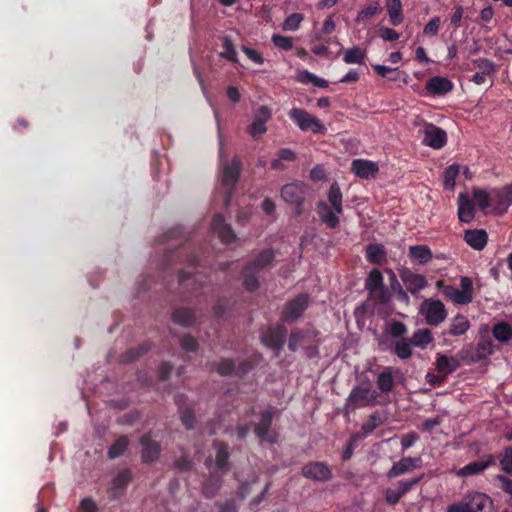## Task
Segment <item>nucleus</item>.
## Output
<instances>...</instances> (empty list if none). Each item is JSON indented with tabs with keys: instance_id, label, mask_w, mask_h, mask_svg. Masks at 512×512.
<instances>
[{
	"instance_id": "412c9836",
	"label": "nucleus",
	"mask_w": 512,
	"mask_h": 512,
	"mask_svg": "<svg viewBox=\"0 0 512 512\" xmlns=\"http://www.w3.org/2000/svg\"><path fill=\"white\" fill-rule=\"evenodd\" d=\"M132 481V473L130 469H122L113 479L112 486L108 490L111 498L116 499L120 497L129 483Z\"/></svg>"
},
{
	"instance_id": "a211bd4d",
	"label": "nucleus",
	"mask_w": 512,
	"mask_h": 512,
	"mask_svg": "<svg viewBox=\"0 0 512 512\" xmlns=\"http://www.w3.org/2000/svg\"><path fill=\"white\" fill-rule=\"evenodd\" d=\"M447 142L446 132L433 124L425 127L423 143L433 149H441Z\"/></svg>"
},
{
	"instance_id": "58836bf2",
	"label": "nucleus",
	"mask_w": 512,
	"mask_h": 512,
	"mask_svg": "<svg viewBox=\"0 0 512 512\" xmlns=\"http://www.w3.org/2000/svg\"><path fill=\"white\" fill-rule=\"evenodd\" d=\"M221 41L223 50L219 52V57L232 63H238V55L232 38L223 36Z\"/></svg>"
},
{
	"instance_id": "a18cd8bd",
	"label": "nucleus",
	"mask_w": 512,
	"mask_h": 512,
	"mask_svg": "<svg viewBox=\"0 0 512 512\" xmlns=\"http://www.w3.org/2000/svg\"><path fill=\"white\" fill-rule=\"evenodd\" d=\"M257 274V272L249 269L248 267H243L241 271V277L243 280V286L247 291L254 292L259 288V280Z\"/></svg>"
},
{
	"instance_id": "4468645a",
	"label": "nucleus",
	"mask_w": 512,
	"mask_h": 512,
	"mask_svg": "<svg viewBox=\"0 0 512 512\" xmlns=\"http://www.w3.org/2000/svg\"><path fill=\"white\" fill-rule=\"evenodd\" d=\"M491 195V207L493 206L495 214L505 213L512 204V188L509 186L494 188L491 190Z\"/></svg>"
},
{
	"instance_id": "aec40b11",
	"label": "nucleus",
	"mask_w": 512,
	"mask_h": 512,
	"mask_svg": "<svg viewBox=\"0 0 512 512\" xmlns=\"http://www.w3.org/2000/svg\"><path fill=\"white\" fill-rule=\"evenodd\" d=\"M316 213L319 216V219L322 223H324L328 228L335 229L339 226L340 220L332 207L325 201H319L316 204Z\"/></svg>"
},
{
	"instance_id": "bb28decb",
	"label": "nucleus",
	"mask_w": 512,
	"mask_h": 512,
	"mask_svg": "<svg viewBox=\"0 0 512 512\" xmlns=\"http://www.w3.org/2000/svg\"><path fill=\"white\" fill-rule=\"evenodd\" d=\"M366 259L374 265H382L386 262L387 252L383 244L371 243L365 249Z\"/></svg>"
},
{
	"instance_id": "e2e57ef3",
	"label": "nucleus",
	"mask_w": 512,
	"mask_h": 512,
	"mask_svg": "<svg viewBox=\"0 0 512 512\" xmlns=\"http://www.w3.org/2000/svg\"><path fill=\"white\" fill-rule=\"evenodd\" d=\"M440 25V17L435 16L431 18L429 22L424 26L423 33L428 36H436L439 32Z\"/></svg>"
},
{
	"instance_id": "39448f33",
	"label": "nucleus",
	"mask_w": 512,
	"mask_h": 512,
	"mask_svg": "<svg viewBox=\"0 0 512 512\" xmlns=\"http://www.w3.org/2000/svg\"><path fill=\"white\" fill-rule=\"evenodd\" d=\"M307 186L302 182L285 184L281 188V198L284 202L293 205L297 215L303 212V204L306 196Z\"/></svg>"
},
{
	"instance_id": "6e6d98bb",
	"label": "nucleus",
	"mask_w": 512,
	"mask_h": 512,
	"mask_svg": "<svg viewBox=\"0 0 512 512\" xmlns=\"http://www.w3.org/2000/svg\"><path fill=\"white\" fill-rule=\"evenodd\" d=\"M476 67L480 70L482 74H486L487 76H492L496 72L495 63L487 58H478L473 61Z\"/></svg>"
},
{
	"instance_id": "f03ea898",
	"label": "nucleus",
	"mask_w": 512,
	"mask_h": 512,
	"mask_svg": "<svg viewBox=\"0 0 512 512\" xmlns=\"http://www.w3.org/2000/svg\"><path fill=\"white\" fill-rule=\"evenodd\" d=\"M436 285L442 294L455 304L466 305L473 300V282L469 277L460 278L461 290L453 285H445L442 280L437 281Z\"/></svg>"
},
{
	"instance_id": "dca6fc26",
	"label": "nucleus",
	"mask_w": 512,
	"mask_h": 512,
	"mask_svg": "<svg viewBox=\"0 0 512 512\" xmlns=\"http://www.w3.org/2000/svg\"><path fill=\"white\" fill-rule=\"evenodd\" d=\"M211 228L216 233L224 244H231L235 241L236 235L229 224L225 223V218L222 214H215L211 221Z\"/></svg>"
},
{
	"instance_id": "de8ad7c7",
	"label": "nucleus",
	"mask_w": 512,
	"mask_h": 512,
	"mask_svg": "<svg viewBox=\"0 0 512 512\" xmlns=\"http://www.w3.org/2000/svg\"><path fill=\"white\" fill-rule=\"evenodd\" d=\"M307 332L301 329H293L290 333L288 340V348L292 352H296L300 346H302L306 340Z\"/></svg>"
},
{
	"instance_id": "c756f323",
	"label": "nucleus",
	"mask_w": 512,
	"mask_h": 512,
	"mask_svg": "<svg viewBox=\"0 0 512 512\" xmlns=\"http://www.w3.org/2000/svg\"><path fill=\"white\" fill-rule=\"evenodd\" d=\"M213 446L216 448L215 465L218 470L227 472L230 470L229 464V447L225 442L214 441Z\"/></svg>"
},
{
	"instance_id": "49530a36",
	"label": "nucleus",
	"mask_w": 512,
	"mask_h": 512,
	"mask_svg": "<svg viewBox=\"0 0 512 512\" xmlns=\"http://www.w3.org/2000/svg\"><path fill=\"white\" fill-rule=\"evenodd\" d=\"M493 353V344L491 340H480L477 343L475 354L472 356L471 360L473 362L480 361L490 356Z\"/></svg>"
},
{
	"instance_id": "8fccbe9b",
	"label": "nucleus",
	"mask_w": 512,
	"mask_h": 512,
	"mask_svg": "<svg viewBox=\"0 0 512 512\" xmlns=\"http://www.w3.org/2000/svg\"><path fill=\"white\" fill-rule=\"evenodd\" d=\"M491 191L488 192L485 189L474 188L473 189V199L476 201L478 207L485 211L489 207H491Z\"/></svg>"
},
{
	"instance_id": "f8f14e48",
	"label": "nucleus",
	"mask_w": 512,
	"mask_h": 512,
	"mask_svg": "<svg viewBox=\"0 0 512 512\" xmlns=\"http://www.w3.org/2000/svg\"><path fill=\"white\" fill-rule=\"evenodd\" d=\"M302 475L310 480L326 482L332 478V471L329 466L320 461L306 463L301 469Z\"/></svg>"
},
{
	"instance_id": "473e14b6",
	"label": "nucleus",
	"mask_w": 512,
	"mask_h": 512,
	"mask_svg": "<svg viewBox=\"0 0 512 512\" xmlns=\"http://www.w3.org/2000/svg\"><path fill=\"white\" fill-rule=\"evenodd\" d=\"M386 8L390 24L393 26L402 24L404 20V12L401 0H387Z\"/></svg>"
},
{
	"instance_id": "72a5a7b5",
	"label": "nucleus",
	"mask_w": 512,
	"mask_h": 512,
	"mask_svg": "<svg viewBox=\"0 0 512 512\" xmlns=\"http://www.w3.org/2000/svg\"><path fill=\"white\" fill-rule=\"evenodd\" d=\"M384 277L380 270L372 269L365 280V289L369 292V295H374L378 289L383 288Z\"/></svg>"
},
{
	"instance_id": "423d86ee",
	"label": "nucleus",
	"mask_w": 512,
	"mask_h": 512,
	"mask_svg": "<svg viewBox=\"0 0 512 512\" xmlns=\"http://www.w3.org/2000/svg\"><path fill=\"white\" fill-rule=\"evenodd\" d=\"M309 306V295L301 293L288 301L281 312L280 319L283 323H293L299 320Z\"/></svg>"
},
{
	"instance_id": "b1692460",
	"label": "nucleus",
	"mask_w": 512,
	"mask_h": 512,
	"mask_svg": "<svg viewBox=\"0 0 512 512\" xmlns=\"http://www.w3.org/2000/svg\"><path fill=\"white\" fill-rule=\"evenodd\" d=\"M275 259V254L272 249H265L257 253L251 261L245 266L249 269L259 273L262 270L270 267Z\"/></svg>"
},
{
	"instance_id": "e433bc0d",
	"label": "nucleus",
	"mask_w": 512,
	"mask_h": 512,
	"mask_svg": "<svg viewBox=\"0 0 512 512\" xmlns=\"http://www.w3.org/2000/svg\"><path fill=\"white\" fill-rule=\"evenodd\" d=\"M410 343L414 347L426 348L430 343L433 342L434 338L432 332L428 328L417 329L413 335L409 338Z\"/></svg>"
},
{
	"instance_id": "3c124183",
	"label": "nucleus",
	"mask_w": 512,
	"mask_h": 512,
	"mask_svg": "<svg viewBox=\"0 0 512 512\" xmlns=\"http://www.w3.org/2000/svg\"><path fill=\"white\" fill-rule=\"evenodd\" d=\"M381 11L378 1L371 2L367 7L357 13L356 22L360 23L366 19L372 18Z\"/></svg>"
},
{
	"instance_id": "a19ab883",
	"label": "nucleus",
	"mask_w": 512,
	"mask_h": 512,
	"mask_svg": "<svg viewBox=\"0 0 512 512\" xmlns=\"http://www.w3.org/2000/svg\"><path fill=\"white\" fill-rule=\"evenodd\" d=\"M151 349V344L149 342L141 343L136 348H130L125 353L120 356V361L122 363H131L147 353Z\"/></svg>"
},
{
	"instance_id": "774afa93",
	"label": "nucleus",
	"mask_w": 512,
	"mask_h": 512,
	"mask_svg": "<svg viewBox=\"0 0 512 512\" xmlns=\"http://www.w3.org/2000/svg\"><path fill=\"white\" fill-rule=\"evenodd\" d=\"M379 33H380V37L384 41H389V42L396 41L400 37V34L396 30L389 28V27H381L379 29Z\"/></svg>"
},
{
	"instance_id": "1a4fd4ad",
	"label": "nucleus",
	"mask_w": 512,
	"mask_h": 512,
	"mask_svg": "<svg viewBox=\"0 0 512 512\" xmlns=\"http://www.w3.org/2000/svg\"><path fill=\"white\" fill-rule=\"evenodd\" d=\"M424 477L421 474L418 477H414L408 480H400L397 482L394 488H388L385 491V501L387 504L394 506L401 498L406 495L414 486H416Z\"/></svg>"
},
{
	"instance_id": "c03bdc74",
	"label": "nucleus",
	"mask_w": 512,
	"mask_h": 512,
	"mask_svg": "<svg viewBox=\"0 0 512 512\" xmlns=\"http://www.w3.org/2000/svg\"><path fill=\"white\" fill-rule=\"evenodd\" d=\"M179 285L183 290H188V287L192 285L191 296H197V291L202 288V283L198 282L195 275H191L188 272L181 271L178 275Z\"/></svg>"
},
{
	"instance_id": "6e6552de",
	"label": "nucleus",
	"mask_w": 512,
	"mask_h": 512,
	"mask_svg": "<svg viewBox=\"0 0 512 512\" xmlns=\"http://www.w3.org/2000/svg\"><path fill=\"white\" fill-rule=\"evenodd\" d=\"M242 163L238 157H234L230 163H226L222 171V184L227 188L226 203L232 197L234 188L239 180Z\"/></svg>"
},
{
	"instance_id": "5fc2aeb1",
	"label": "nucleus",
	"mask_w": 512,
	"mask_h": 512,
	"mask_svg": "<svg viewBox=\"0 0 512 512\" xmlns=\"http://www.w3.org/2000/svg\"><path fill=\"white\" fill-rule=\"evenodd\" d=\"M180 420L187 430H192L195 427L196 417L193 407H186L179 411Z\"/></svg>"
},
{
	"instance_id": "4be33fe9",
	"label": "nucleus",
	"mask_w": 512,
	"mask_h": 512,
	"mask_svg": "<svg viewBox=\"0 0 512 512\" xmlns=\"http://www.w3.org/2000/svg\"><path fill=\"white\" fill-rule=\"evenodd\" d=\"M351 170L356 176L366 180L374 178L379 171L376 163L364 159L353 160Z\"/></svg>"
},
{
	"instance_id": "338daca9",
	"label": "nucleus",
	"mask_w": 512,
	"mask_h": 512,
	"mask_svg": "<svg viewBox=\"0 0 512 512\" xmlns=\"http://www.w3.org/2000/svg\"><path fill=\"white\" fill-rule=\"evenodd\" d=\"M242 51L252 62L260 65L264 63L263 56L257 50L247 46H243Z\"/></svg>"
},
{
	"instance_id": "2f4dec72",
	"label": "nucleus",
	"mask_w": 512,
	"mask_h": 512,
	"mask_svg": "<svg viewBox=\"0 0 512 512\" xmlns=\"http://www.w3.org/2000/svg\"><path fill=\"white\" fill-rule=\"evenodd\" d=\"M172 321L182 327H190L196 321V314L193 309L179 307L172 312Z\"/></svg>"
},
{
	"instance_id": "5701e85b",
	"label": "nucleus",
	"mask_w": 512,
	"mask_h": 512,
	"mask_svg": "<svg viewBox=\"0 0 512 512\" xmlns=\"http://www.w3.org/2000/svg\"><path fill=\"white\" fill-rule=\"evenodd\" d=\"M425 88L430 94L442 96L451 92L454 84L446 77L434 76L427 81Z\"/></svg>"
},
{
	"instance_id": "20e7f679",
	"label": "nucleus",
	"mask_w": 512,
	"mask_h": 512,
	"mask_svg": "<svg viewBox=\"0 0 512 512\" xmlns=\"http://www.w3.org/2000/svg\"><path fill=\"white\" fill-rule=\"evenodd\" d=\"M287 337V328L283 324L270 325L260 335L261 342L268 348L274 350L278 357L283 350Z\"/></svg>"
},
{
	"instance_id": "37998d69",
	"label": "nucleus",
	"mask_w": 512,
	"mask_h": 512,
	"mask_svg": "<svg viewBox=\"0 0 512 512\" xmlns=\"http://www.w3.org/2000/svg\"><path fill=\"white\" fill-rule=\"evenodd\" d=\"M366 58V50L359 46H353L345 50L343 61L346 64H363Z\"/></svg>"
},
{
	"instance_id": "9d476101",
	"label": "nucleus",
	"mask_w": 512,
	"mask_h": 512,
	"mask_svg": "<svg viewBox=\"0 0 512 512\" xmlns=\"http://www.w3.org/2000/svg\"><path fill=\"white\" fill-rule=\"evenodd\" d=\"M422 310L428 325L436 326L447 317V310L440 300L427 299L423 302Z\"/></svg>"
},
{
	"instance_id": "79ce46f5",
	"label": "nucleus",
	"mask_w": 512,
	"mask_h": 512,
	"mask_svg": "<svg viewBox=\"0 0 512 512\" xmlns=\"http://www.w3.org/2000/svg\"><path fill=\"white\" fill-rule=\"evenodd\" d=\"M129 438L126 435L118 437L109 447L107 456L109 459H116L124 454L129 446Z\"/></svg>"
},
{
	"instance_id": "f257e3e1",
	"label": "nucleus",
	"mask_w": 512,
	"mask_h": 512,
	"mask_svg": "<svg viewBox=\"0 0 512 512\" xmlns=\"http://www.w3.org/2000/svg\"><path fill=\"white\" fill-rule=\"evenodd\" d=\"M378 396V392L371 389L370 382L354 386L346 399L345 409L355 411L360 408L372 407L376 405Z\"/></svg>"
},
{
	"instance_id": "bf43d9fd",
	"label": "nucleus",
	"mask_w": 512,
	"mask_h": 512,
	"mask_svg": "<svg viewBox=\"0 0 512 512\" xmlns=\"http://www.w3.org/2000/svg\"><path fill=\"white\" fill-rule=\"evenodd\" d=\"M181 348L187 352H196L199 348L198 341L192 335L186 334L180 339Z\"/></svg>"
},
{
	"instance_id": "a878e982",
	"label": "nucleus",
	"mask_w": 512,
	"mask_h": 512,
	"mask_svg": "<svg viewBox=\"0 0 512 512\" xmlns=\"http://www.w3.org/2000/svg\"><path fill=\"white\" fill-rule=\"evenodd\" d=\"M458 218L461 222L470 223L474 217V203L465 193L458 196Z\"/></svg>"
},
{
	"instance_id": "ea45409f",
	"label": "nucleus",
	"mask_w": 512,
	"mask_h": 512,
	"mask_svg": "<svg viewBox=\"0 0 512 512\" xmlns=\"http://www.w3.org/2000/svg\"><path fill=\"white\" fill-rule=\"evenodd\" d=\"M492 334L497 341L507 343L512 339V327L507 322H498L494 324Z\"/></svg>"
},
{
	"instance_id": "ddd939ff",
	"label": "nucleus",
	"mask_w": 512,
	"mask_h": 512,
	"mask_svg": "<svg viewBox=\"0 0 512 512\" xmlns=\"http://www.w3.org/2000/svg\"><path fill=\"white\" fill-rule=\"evenodd\" d=\"M139 443L142 447L141 451V461L144 464H151L155 462L161 453L160 443L151 437V433L143 434Z\"/></svg>"
},
{
	"instance_id": "13d9d810",
	"label": "nucleus",
	"mask_w": 512,
	"mask_h": 512,
	"mask_svg": "<svg viewBox=\"0 0 512 512\" xmlns=\"http://www.w3.org/2000/svg\"><path fill=\"white\" fill-rule=\"evenodd\" d=\"M271 40L272 43L279 49L288 51L293 48V40L291 37L274 34Z\"/></svg>"
},
{
	"instance_id": "c85d7f7f",
	"label": "nucleus",
	"mask_w": 512,
	"mask_h": 512,
	"mask_svg": "<svg viewBox=\"0 0 512 512\" xmlns=\"http://www.w3.org/2000/svg\"><path fill=\"white\" fill-rule=\"evenodd\" d=\"M494 464L493 456L489 455L486 460L473 461L459 469L458 475L468 477L477 475Z\"/></svg>"
},
{
	"instance_id": "09e8293b",
	"label": "nucleus",
	"mask_w": 512,
	"mask_h": 512,
	"mask_svg": "<svg viewBox=\"0 0 512 512\" xmlns=\"http://www.w3.org/2000/svg\"><path fill=\"white\" fill-rule=\"evenodd\" d=\"M412 346L409 338H402L395 343L394 353L402 360L409 359L412 356Z\"/></svg>"
},
{
	"instance_id": "7ed1b4c3",
	"label": "nucleus",
	"mask_w": 512,
	"mask_h": 512,
	"mask_svg": "<svg viewBox=\"0 0 512 512\" xmlns=\"http://www.w3.org/2000/svg\"><path fill=\"white\" fill-rule=\"evenodd\" d=\"M288 116L302 131H311L320 135H324L327 131L325 125L319 119L304 109L292 108Z\"/></svg>"
},
{
	"instance_id": "864d4df0",
	"label": "nucleus",
	"mask_w": 512,
	"mask_h": 512,
	"mask_svg": "<svg viewBox=\"0 0 512 512\" xmlns=\"http://www.w3.org/2000/svg\"><path fill=\"white\" fill-rule=\"evenodd\" d=\"M214 367L221 376H229L235 372V362L230 358H222L214 363Z\"/></svg>"
},
{
	"instance_id": "2eb2a0df",
	"label": "nucleus",
	"mask_w": 512,
	"mask_h": 512,
	"mask_svg": "<svg viewBox=\"0 0 512 512\" xmlns=\"http://www.w3.org/2000/svg\"><path fill=\"white\" fill-rule=\"evenodd\" d=\"M462 502L468 512H493L490 497L483 493L469 494Z\"/></svg>"
},
{
	"instance_id": "052dcab7",
	"label": "nucleus",
	"mask_w": 512,
	"mask_h": 512,
	"mask_svg": "<svg viewBox=\"0 0 512 512\" xmlns=\"http://www.w3.org/2000/svg\"><path fill=\"white\" fill-rule=\"evenodd\" d=\"M374 71L381 77L387 78L390 81H397V76H391V74L395 73L398 69L397 68H391L385 65H374L373 66Z\"/></svg>"
},
{
	"instance_id": "393cba45",
	"label": "nucleus",
	"mask_w": 512,
	"mask_h": 512,
	"mask_svg": "<svg viewBox=\"0 0 512 512\" xmlns=\"http://www.w3.org/2000/svg\"><path fill=\"white\" fill-rule=\"evenodd\" d=\"M400 371L393 367L387 366L378 374L376 379L377 388L384 394L390 393L395 387L394 374Z\"/></svg>"
},
{
	"instance_id": "f3484780",
	"label": "nucleus",
	"mask_w": 512,
	"mask_h": 512,
	"mask_svg": "<svg viewBox=\"0 0 512 512\" xmlns=\"http://www.w3.org/2000/svg\"><path fill=\"white\" fill-rule=\"evenodd\" d=\"M271 118V111L267 106H261L252 121L248 126V133L252 138L256 139L258 136L267 131L266 123Z\"/></svg>"
},
{
	"instance_id": "4d7b16f0",
	"label": "nucleus",
	"mask_w": 512,
	"mask_h": 512,
	"mask_svg": "<svg viewBox=\"0 0 512 512\" xmlns=\"http://www.w3.org/2000/svg\"><path fill=\"white\" fill-rule=\"evenodd\" d=\"M303 20V14L292 13L285 19L282 28L285 31H296L300 27V24Z\"/></svg>"
},
{
	"instance_id": "6ab92c4d",
	"label": "nucleus",
	"mask_w": 512,
	"mask_h": 512,
	"mask_svg": "<svg viewBox=\"0 0 512 512\" xmlns=\"http://www.w3.org/2000/svg\"><path fill=\"white\" fill-rule=\"evenodd\" d=\"M421 462L422 461L420 457H404L392 465L386 476L389 479L396 478L420 467Z\"/></svg>"
},
{
	"instance_id": "cd10ccee",
	"label": "nucleus",
	"mask_w": 512,
	"mask_h": 512,
	"mask_svg": "<svg viewBox=\"0 0 512 512\" xmlns=\"http://www.w3.org/2000/svg\"><path fill=\"white\" fill-rule=\"evenodd\" d=\"M436 369L444 377L455 372L461 365L456 357H448L445 354L438 353L436 357Z\"/></svg>"
},
{
	"instance_id": "9b49d317",
	"label": "nucleus",
	"mask_w": 512,
	"mask_h": 512,
	"mask_svg": "<svg viewBox=\"0 0 512 512\" xmlns=\"http://www.w3.org/2000/svg\"><path fill=\"white\" fill-rule=\"evenodd\" d=\"M399 276L407 291L414 296L428 286V281L424 275L415 273L409 268L400 269Z\"/></svg>"
},
{
	"instance_id": "7c9ffc66",
	"label": "nucleus",
	"mask_w": 512,
	"mask_h": 512,
	"mask_svg": "<svg viewBox=\"0 0 512 512\" xmlns=\"http://www.w3.org/2000/svg\"><path fill=\"white\" fill-rule=\"evenodd\" d=\"M464 240L473 249L482 250L487 244L488 235L482 229L467 230L464 234Z\"/></svg>"
},
{
	"instance_id": "0e129e2a",
	"label": "nucleus",
	"mask_w": 512,
	"mask_h": 512,
	"mask_svg": "<svg viewBox=\"0 0 512 512\" xmlns=\"http://www.w3.org/2000/svg\"><path fill=\"white\" fill-rule=\"evenodd\" d=\"M178 238H184V229L181 226L173 227V228L169 229L168 231H166L163 234L160 242L161 243L169 242L170 240L178 239Z\"/></svg>"
},
{
	"instance_id": "4c0bfd02",
	"label": "nucleus",
	"mask_w": 512,
	"mask_h": 512,
	"mask_svg": "<svg viewBox=\"0 0 512 512\" xmlns=\"http://www.w3.org/2000/svg\"><path fill=\"white\" fill-rule=\"evenodd\" d=\"M409 256L422 265L428 263L433 257L431 249L426 245L410 246Z\"/></svg>"
},
{
	"instance_id": "0eeeda50",
	"label": "nucleus",
	"mask_w": 512,
	"mask_h": 512,
	"mask_svg": "<svg viewBox=\"0 0 512 512\" xmlns=\"http://www.w3.org/2000/svg\"><path fill=\"white\" fill-rule=\"evenodd\" d=\"M277 412L275 407H269L261 411L260 421L254 425V433L261 440L274 444L277 441V434L272 431L273 416Z\"/></svg>"
},
{
	"instance_id": "69168bd1",
	"label": "nucleus",
	"mask_w": 512,
	"mask_h": 512,
	"mask_svg": "<svg viewBox=\"0 0 512 512\" xmlns=\"http://www.w3.org/2000/svg\"><path fill=\"white\" fill-rule=\"evenodd\" d=\"M501 465L506 473L512 475V447L505 449L504 455L501 459Z\"/></svg>"
},
{
	"instance_id": "680f3d73",
	"label": "nucleus",
	"mask_w": 512,
	"mask_h": 512,
	"mask_svg": "<svg viewBox=\"0 0 512 512\" xmlns=\"http://www.w3.org/2000/svg\"><path fill=\"white\" fill-rule=\"evenodd\" d=\"M407 332L408 328L403 322L393 321L390 325V334L394 338H405Z\"/></svg>"
},
{
	"instance_id": "f704fd0d",
	"label": "nucleus",
	"mask_w": 512,
	"mask_h": 512,
	"mask_svg": "<svg viewBox=\"0 0 512 512\" xmlns=\"http://www.w3.org/2000/svg\"><path fill=\"white\" fill-rule=\"evenodd\" d=\"M470 328V322L464 315L458 314L452 318L448 334L451 336H461Z\"/></svg>"
},
{
	"instance_id": "c9c22d12",
	"label": "nucleus",
	"mask_w": 512,
	"mask_h": 512,
	"mask_svg": "<svg viewBox=\"0 0 512 512\" xmlns=\"http://www.w3.org/2000/svg\"><path fill=\"white\" fill-rule=\"evenodd\" d=\"M328 201L329 206L333 208V210L338 213H343V205H342V192L337 182H334L330 185L328 190Z\"/></svg>"
},
{
	"instance_id": "603ef678",
	"label": "nucleus",
	"mask_w": 512,
	"mask_h": 512,
	"mask_svg": "<svg viewBox=\"0 0 512 512\" xmlns=\"http://www.w3.org/2000/svg\"><path fill=\"white\" fill-rule=\"evenodd\" d=\"M459 174V166L457 164H452L447 167L443 173L444 177V187L449 190H453L455 186L456 178Z\"/></svg>"
}]
</instances>
